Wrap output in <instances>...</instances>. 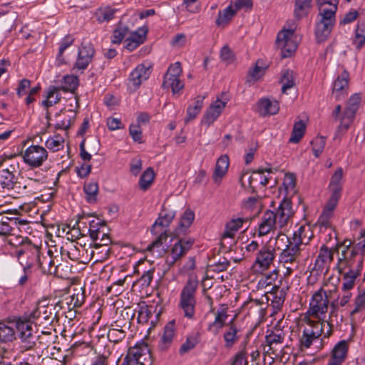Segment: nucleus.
Returning <instances> with one entry per match:
<instances>
[{"mask_svg":"<svg viewBox=\"0 0 365 365\" xmlns=\"http://www.w3.org/2000/svg\"><path fill=\"white\" fill-rule=\"evenodd\" d=\"M294 212L292 210V202L289 199L284 198L279 204L277 212L267 210L263 216L262 222L259 225V236L267 235L278 222L280 227H282L288 222Z\"/></svg>","mask_w":365,"mask_h":365,"instance_id":"obj_1","label":"nucleus"},{"mask_svg":"<svg viewBox=\"0 0 365 365\" xmlns=\"http://www.w3.org/2000/svg\"><path fill=\"white\" fill-rule=\"evenodd\" d=\"M175 214V211L173 210L163 208L150 229L151 233L157 237L147 247L148 251L152 252L155 248L160 247L166 242L169 236L168 228Z\"/></svg>","mask_w":365,"mask_h":365,"instance_id":"obj_2","label":"nucleus"},{"mask_svg":"<svg viewBox=\"0 0 365 365\" xmlns=\"http://www.w3.org/2000/svg\"><path fill=\"white\" fill-rule=\"evenodd\" d=\"M16 172V167L14 165H10L9 167L4 165V161H0V185L3 189L11 190L19 189L18 191L19 194L29 195L34 193V185L38 183L36 180L29 179L28 182L22 187L20 182L16 181L14 175Z\"/></svg>","mask_w":365,"mask_h":365,"instance_id":"obj_3","label":"nucleus"},{"mask_svg":"<svg viewBox=\"0 0 365 365\" xmlns=\"http://www.w3.org/2000/svg\"><path fill=\"white\" fill-rule=\"evenodd\" d=\"M338 3L339 0H336L335 4L330 9L319 7V20L316 23L314 29L316 41L319 43L325 41L330 36L336 22Z\"/></svg>","mask_w":365,"mask_h":365,"instance_id":"obj_4","label":"nucleus"},{"mask_svg":"<svg viewBox=\"0 0 365 365\" xmlns=\"http://www.w3.org/2000/svg\"><path fill=\"white\" fill-rule=\"evenodd\" d=\"M61 302L55 304H46V300H43L37 304L36 307L29 314L32 322L36 321L40 324H43L45 327L51 325L55 319L58 321V310L57 307L60 308L63 307Z\"/></svg>","mask_w":365,"mask_h":365,"instance_id":"obj_5","label":"nucleus"},{"mask_svg":"<svg viewBox=\"0 0 365 365\" xmlns=\"http://www.w3.org/2000/svg\"><path fill=\"white\" fill-rule=\"evenodd\" d=\"M197 288V281L188 279L180 293V306L184 312V316L189 319H192L195 315Z\"/></svg>","mask_w":365,"mask_h":365,"instance_id":"obj_6","label":"nucleus"},{"mask_svg":"<svg viewBox=\"0 0 365 365\" xmlns=\"http://www.w3.org/2000/svg\"><path fill=\"white\" fill-rule=\"evenodd\" d=\"M304 322L306 326L304 327L302 334L299 340L301 350L309 348L313 341L319 339L323 332V325L320 324L319 321L312 320L309 317H306Z\"/></svg>","mask_w":365,"mask_h":365,"instance_id":"obj_7","label":"nucleus"},{"mask_svg":"<svg viewBox=\"0 0 365 365\" xmlns=\"http://www.w3.org/2000/svg\"><path fill=\"white\" fill-rule=\"evenodd\" d=\"M32 319L22 316L16 320V328L19 332V338L25 344L27 349L33 348L36 344V336L33 334Z\"/></svg>","mask_w":365,"mask_h":365,"instance_id":"obj_8","label":"nucleus"},{"mask_svg":"<svg viewBox=\"0 0 365 365\" xmlns=\"http://www.w3.org/2000/svg\"><path fill=\"white\" fill-rule=\"evenodd\" d=\"M329 303L327 292L321 288L312 295L307 314L315 317L317 319V321L320 322V315L327 313Z\"/></svg>","mask_w":365,"mask_h":365,"instance_id":"obj_9","label":"nucleus"},{"mask_svg":"<svg viewBox=\"0 0 365 365\" xmlns=\"http://www.w3.org/2000/svg\"><path fill=\"white\" fill-rule=\"evenodd\" d=\"M194 244V240L191 237L179 239L171 247L170 253L165 258V263L169 267L173 266L181 259Z\"/></svg>","mask_w":365,"mask_h":365,"instance_id":"obj_10","label":"nucleus"},{"mask_svg":"<svg viewBox=\"0 0 365 365\" xmlns=\"http://www.w3.org/2000/svg\"><path fill=\"white\" fill-rule=\"evenodd\" d=\"M294 29H284L277 36L276 43L281 48L282 58L290 57L297 50V44L292 38L294 35Z\"/></svg>","mask_w":365,"mask_h":365,"instance_id":"obj_11","label":"nucleus"},{"mask_svg":"<svg viewBox=\"0 0 365 365\" xmlns=\"http://www.w3.org/2000/svg\"><path fill=\"white\" fill-rule=\"evenodd\" d=\"M46 150L40 145H31L24 152L23 155L25 163L33 168L40 167L47 159Z\"/></svg>","mask_w":365,"mask_h":365,"instance_id":"obj_12","label":"nucleus"},{"mask_svg":"<svg viewBox=\"0 0 365 365\" xmlns=\"http://www.w3.org/2000/svg\"><path fill=\"white\" fill-rule=\"evenodd\" d=\"M349 73L344 70L333 83L332 94L336 101L344 99L348 95Z\"/></svg>","mask_w":365,"mask_h":365,"instance_id":"obj_13","label":"nucleus"},{"mask_svg":"<svg viewBox=\"0 0 365 365\" xmlns=\"http://www.w3.org/2000/svg\"><path fill=\"white\" fill-rule=\"evenodd\" d=\"M348 349L349 345L345 340L339 341L331 351L327 365H341L346 358Z\"/></svg>","mask_w":365,"mask_h":365,"instance_id":"obj_14","label":"nucleus"},{"mask_svg":"<svg viewBox=\"0 0 365 365\" xmlns=\"http://www.w3.org/2000/svg\"><path fill=\"white\" fill-rule=\"evenodd\" d=\"M225 106L226 103L220 101V99H217L212 103L205 111L202 118V123L210 126L217 119L220 113L224 110Z\"/></svg>","mask_w":365,"mask_h":365,"instance_id":"obj_15","label":"nucleus"},{"mask_svg":"<svg viewBox=\"0 0 365 365\" xmlns=\"http://www.w3.org/2000/svg\"><path fill=\"white\" fill-rule=\"evenodd\" d=\"M239 332L240 329L234 322V319L227 323V328L223 334L226 349L232 348L239 341L240 339V335L238 334Z\"/></svg>","mask_w":365,"mask_h":365,"instance_id":"obj_16","label":"nucleus"},{"mask_svg":"<svg viewBox=\"0 0 365 365\" xmlns=\"http://www.w3.org/2000/svg\"><path fill=\"white\" fill-rule=\"evenodd\" d=\"M301 245H297V242L292 243L289 242L286 248L280 254V262L284 263L297 262V258L301 254Z\"/></svg>","mask_w":365,"mask_h":365,"instance_id":"obj_17","label":"nucleus"},{"mask_svg":"<svg viewBox=\"0 0 365 365\" xmlns=\"http://www.w3.org/2000/svg\"><path fill=\"white\" fill-rule=\"evenodd\" d=\"M150 74V71L148 67H145L143 64H139L130 73L129 81L135 88H137L141 85L143 81L149 78Z\"/></svg>","mask_w":365,"mask_h":365,"instance_id":"obj_18","label":"nucleus"},{"mask_svg":"<svg viewBox=\"0 0 365 365\" xmlns=\"http://www.w3.org/2000/svg\"><path fill=\"white\" fill-rule=\"evenodd\" d=\"M343 176V170L341 168H339L336 170L334 173L332 175L329 187L331 190V195L329 200H332L338 202L342 190V187L340 182Z\"/></svg>","mask_w":365,"mask_h":365,"instance_id":"obj_19","label":"nucleus"},{"mask_svg":"<svg viewBox=\"0 0 365 365\" xmlns=\"http://www.w3.org/2000/svg\"><path fill=\"white\" fill-rule=\"evenodd\" d=\"M175 320H172L165 326L158 344L161 351H165L170 346L175 335Z\"/></svg>","mask_w":365,"mask_h":365,"instance_id":"obj_20","label":"nucleus"},{"mask_svg":"<svg viewBox=\"0 0 365 365\" xmlns=\"http://www.w3.org/2000/svg\"><path fill=\"white\" fill-rule=\"evenodd\" d=\"M334 259L333 251L329 249L325 245H323L319 250V253L315 260L313 269L322 272L324 264L330 263Z\"/></svg>","mask_w":365,"mask_h":365,"instance_id":"obj_21","label":"nucleus"},{"mask_svg":"<svg viewBox=\"0 0 365 365\" xmlns=\"http://www.w3.org/2000/svg\"><path fill=\"white\" fill-rule=\"evenodd\" d=\"M279 110V103L269 98H262L258 103V112L261 116L275 115Z\"/></svg>","mask_w":365,"mask_h":365,"instance_id":"obj_22","label":"nucleus"},{"mask_svg":"<svg viewBox=\"0 0 365 365\" xmlns=\"http://www.w3.org/2000/svg\"><path fill=\"white\" fill-rule=\"evenodd\" d=\"M337 203L338 202L329 199L317 221V223L321 227H324L327 228L331 226L329 220L333 215V211L336 208Z\"/></svg>","mask_w":365,"mask_h":365,"instance_id":"obj_23","label":"nucleus"},{"mask_svg":"<svg viewBox=\"0 0 365 365\" xmlns=\"http://www.w3.org/2000/svg\"><path fill=\"white\" fill-rule=\"evenodd\" d=\"M274 249L263 246L259 250L255 262L262 269H267L274 258Z\"/></svg>","mask_w":365,"mask_h":365,"instance_id":"obj_24","label":"nucleus"},{"mask_svg":"<svg viewBox=\"0 0 365 365\" xmlns=\"http://www.w3.org/2000/svg\"><path fill=\"white\" fill-rule=\"evenodd\" d=\"M195 220V213L187 208L181 216L178 227L175 230V235H183L187 229L190 227Z\"/></svg>","mask_w":365,"mask_h":365,"instance_id":"obj_25","label":"nucleus"},{"mask_svg":"<svg viewBox=\"0 0 365 365\" xmlns=\"http://www.w3.org/2000/svg\"><path fill=\"white\" fill-rule=\"evenodd\" d=\"M227 317L226 309L218 310L215 314L214 322L209 324L208 330L212 331L215 335L218 334L220 329L224 327H227L226 319Z\"/></svg>","mask_w":365,"mask_h":365,"instance_id":"obj_26","label":"nucleus"},{"mask_svg":"<svg viewBox=\"0 0 365 365\" xmlns=\"http://www.w3.org/2000/svg\"><path fill=\"white\" fill-rule=\"evenodd\" d=\"M247 221V219L238 217L227 222L225 225V231L222 235V238H233L235 233L242 227L244 222Z\"/></svg>","mask_w":365,"mask_h":365,"instance_id":"obj_27","label":"nucleus"},{"mask_svg":"<svg viewBox=\"0 0 365 365\" xmlns=\"http://www.w3.org/2000/svg\"><path fill=\"white\" fill-rule=\"evenodd\" d=\"M205 97L197 96L194 100V103L190 105L187 108V116L185 118V123H188L190 120L195 119L200 113L202 106Z\"/></svg>","mask_w":365,"mask_h":365,"instance_id":"obj_28","label":"nucleus"},{"mask_svg":"<svg viewBox=\"0 0 365 365\" xmlns=\"http://www.w3.org/2000/svg\"><path fill=\"white\" fill-rule=\"evenodd\" d=\"M236 10L232 8L230 4L223 11H220L215 21V24L217 26H225L227 25L232 19L236 14Z\"/></svg>","mask_w":365,"mask_h":365,"instance_id":"obj_29","label":"nucleus"},{"mask_svg":"<svg viewBox=\"0 0 365 365\" xmlns=\"http://www.w3.org/2000/svg\"><path fill=\"white\" fill-rule=\"evenodd\" d=\"M16 338L15 329L4 322L0 321V344L11 342Z\"/></svg>","mask_w":365,"mask_h":365,"instance_id":"obj_30","label":"nucleus"},{"mask_svg":"<svg viewBox=\"0 0 365 365\" xmlns=\"http://www.w3.org/2000/svg\"><path fill=\"white\" fill-rule=\"evenodd\" d=\"M229 166V158L227 155H221L217 160L213 178L215 181L221 179L227 173Z\"/></svg>","mask_w":365,"mask_h":365,"instance_id":"obj_31","label":"nucleus"},{"mask_svg":"<svg viewBox=\"0 0 365 365\" xmlns=\"http://www.w3.org/2000/svg\"><path fill=\"white\" fill-rule=\"evenodd\" d=\"M280 83H282L281 90L283 93H286L288 89L293 88L295 86L293 71L288 68L282 70Z\"/></svg>","mask_w":365,"mask_h":365,"instance_id":"obj_32","label":"nucleus"},{"mask_svg":"<svg viewBox=\"0 0 365 365\" xmlns=\"http://www.w3.org/2000/svg\"><path fill=\"white\" fill-rule=\"evenodd\" d=\"M285 338L284 331L279 328L274 327L265 336V341L271 346L272 344H282Z\"/></svg>","mask_w":365,"mask_h":365,"instance_id":"obj_33","label":"nucleus"},{"mask_svg":"<svg viewBox=\"0 0 365 365\" xmlns=\"http://www.w3.org/2000/svg\"><path fill=\"white\" fill-rule=\"evenodd\" d=\"M83 191L86 195V199L88 203L96 202L98 193V185L96 182H86L83 186Z\"/></svg>","mask_w":365,"mask_h":365,"instance_id":"obj_34","label":"nucleus"},{"mask_svg":"<svg viewBox=\"0 0 365 365\" xmlns=\"http://www.w3.org/2000/svg\"><path fill=\"white\" fill-rule=\"evenodd\" d=\"M312 0H295L294 15L298 19L307 15L309 9L312 7Z\"/></svg>","mask_w":365,"mask_h":365,"instance_id":"obj_35","label":"nucleus"},{"mask_svg":"<svg viewBox=\"0 0 365 365\" xmlns=\"http://www.w3.org/2000/svg\"><path fill=\"white\" fill-rule=\"evenodd\" d=\"M353 43L359 50L361 49L365 43V20L358 22L355 30V36L353 40Z\"/></svg>","mask_w":365,"mask_h":365,"instance_id":"obj_36","label":"nucleus"},{"mask_svg":"<svg viewBox=\"0 0 365 365\" xmlns=\"http://www.w3.org/2000/svg\"><path fill=\"white\" fill-rule=\"evenodd\" d=\"M306 130V124L303 120H299L294 124L291 137L289 142L297 143L304 136Z\"/></svg>","mask_w":365,"mask_h":365,"instance_id":"obj_37","label":"nucleus"},{"mask_svg":"<svg viewBox=\"0 0 365 365\" xmlns=\"http://www.w3.org/2000/svg\"><path fill=\"white\" fill-rule=\"evenodd\" d=\"M155 178L153 169L150 167L148 168L141 175L139 179L140 188L146 191L150 187Z\"/></svg>","mask_w":365,"mask_h":365,"instance_id":"obj_38","label":"nucleus"},{"mask_svg":"<svg viewBox=\"0 0 365 365\" xmlns=\"http://www.w3.org/2000/svg\"><path fill=\"white\" fill-rule=\"evenodd\" d=\"M64 85L59 86L60 89L63 92H70L73 93L77 89L79 81L77 76H65L63 78Z\"/></svg>","mask_w":365,"mask_h":365,"instance_id":"obj_39","label":"nucleus"},{"mask_svg":"<svg viewBox=\"0 0 365 365\" xmlns=\"http://www.w3.org/2000/svg\"><path fill=\"white\" fill-rule=\"evenodd\" d=\"M354 308L350 312V316L362 312L365 310V289L359 291L354 300Z\"/></svg>","mask_w":365,"mask_h":365,"instance_id":"obj_40","label":"nucleus"},{"mask_svg":"<svg viewBox=\"0 0 365 365\" xmlns=\"http://www.w3.org/2000/svg\"><path fill=\"white\" fill-rule=\"evenodd\" d=\"M128 354H130L133 358L140 362V359L146 354L150 356V349L146 343L142 342L139 344H136L134 347L130 348L128 351Z\"/></svg>","mask_w":365,"mask_h":365,"instance_id":"obj_41","label":"nucleus"},{"mask_svg":"<svg viewBox=\"0 0 365 365\" xmlns=\"http://www.w3.org/2000/svg\"><path fill=\"white\" fill-rule=\"evenodd\" d=\"M35 258L36 260L38 262V267L43 270H45V266L44 264H47L48 267L47 269V272L48 274H56L57 272V266L54 264V260L48 259V257H43V260H41L40 256H39V251L37 249H35Z\"/></svg>","mask_w":365,"mask_h":365,"instance_id":"obj_42","label":"nucleus"},{"mask_svg":"<svg viewBox=\"0 0 365 365\" xmlns=\"http://www.w3.org/2000/svg\"><path fill=\"white\" fill-rule=\"evenodd\" d=\"M162 86L164 89L171 88L173 93H176L183 88L184 84L179 78H170L169 80L164 78Z\"/></svg>","mask_w":365,"mask_h":365,"instance_id":"obj_43","label":"nucleus"},{"mask_svg":"<svg viewBox=\"0 0 365 365\" xmlns=\"http://www.w3.org/2000/svg\"><path fill=\"white\" fill-rule=\"evenodd\" d=\"M128 33L129 29L127 26L119 25L113 32L111 42L114 44H120Z\"/></svg>","mask_w":365,"mask_h":365,"instance_id":"obj_44","label":"nucleus"},{"mask_svg":"<svg viewBox=\"0 0 365 365\" xmlns=\"http://www.w3.org/2000/svg\"><path fill=\"white\" fill-rule=\"evenodd\" d=\"M64 140L59 135L49 138L46 142V146L51 151L56 152L63 148Z\"/></svg>","mask_w":365,"mask_h":365,"instance_id":"obj_45","label":"nucleus"},{"mask_svg":"<svg viewBox=\"0 0 365 365\" xmlns=\"http://www.w3.org/2000/svg\"><path fill=\"white\" fill-rule=\"evenodd\" d=\"M311 144L312 145V152L316 158H318L324 150L326 144V138L323 136H317L311 142Z\"/></svg>","mask_w":365,"mask_h":365,"instance_id":"obj_46","label":"nucleus"},{"mask_svg":"<svg viewBox=\"0 0 365 365\" xmlns=\"http://www.w3.org/2000/svg\"><path fill=\"white\" fill-rule=\"evenodd\" d=\"M104 222H97L94 220L89 222V236L93 241H98L99 239L100 227L104 225Z\"/></svg>","mask_w":365,"mask_h":365,"instance_id":"obj_47","label":"nucleus"},{"mask_svg":"<svg viewBox=\"0 0 365 365\" xmlns=\"http://www.w3.org/2000/svg\"><path fill=\"white\" fill-rule=\"evenodd\" d=\"M199 340L197 336H190L187 337L186 341L181 345L179 352L181 355L188 352L195 347Z\"/></svg>","mask_w":365,"mask_h":365,"instance_id":"obj_48","label":"nucleus"},{"mask_svg":"<svg viewBox=\"0 0 365 365\" xmlns=\"http://www.w3.org/2000/svg\"><path fill=\"white\" fill-rule=\"evenodd\" d=\"M95 54V49L91 43H82L78 48V56H83L88 60L93 61Z\"/></svg>","mask_w":365,"mask_h":365,"instance_id":"obj_49","label":"nucleus"},{"mask_svg":"<svg viewBox=\"0 0 365 365\" xmlns=\"http://www.w3.org/2000/svg\"><path fill=\"white\" fill-rule=\"evenodd\" d=\"M125 336V332L121 329L111 328L108 330L107 337L108 340L113 343L121 341Z\"/></svg>","mask_w":365,"mask_h":365,"instance_id":"obj_50","label":"nucleus"},{"mask_svg":"<svg viewBox=\"0 0 365 365\" xmlns=\"http://www.w3.org/2000/svg\"><path fill=\"white\" fill-rule=\"evenodd\" d=\"M153 306L140 307L138 311V321L142 323H146L153 315Z\"/></svg>","mask_w":365,"mask_h":365,"instance_id":"obj_51","label":"nucleus"},{"mask_svg":"<svg viewBox=\"0 0 365 365\" xmlns=\"http://www.w3.org/2000/svg\"><path fill=\"white\" fill-rule=\"evenodd\" d=\"M84 292L83 289H74L71 295V301H73V307H80L84 302Z\"/></svg>","mask_w":365,"mask_h":365,"instance_id":"obj_52","label":"nucleus"},{"mask_svg":"<svg viewBox=\"0 0 365 365\" xmlns=\"http://www.w3.org/2000/svg\"><path fill=\"white\" fill-rule=\"evenodd\" d=\"M182 73V68L180 62H176L174 64L171 65L166 73L165 74V78H168V80L170 78H180Z\"/></svg>","mask_w":365,"mask_h":365,"instance_id":"obj_53","label":"nucleus"},{"mask_svg":"<svg viewBox=\"0 0 365 365\" xmlns=\"http://www.w3.org/2000/svg\"><path fill=\"white\" fill-rule=\"evenodd\" d=\"M148 31V29L146 26H142L138 28L135 31L131 33L129 38L134 39L139 41V43L142 44L146 39V35Z\"/></svg>","mask_w":365,"mask_h":365,"instance_id":"obj_54","label":"nucleus"},{"mask_svg":"<svg viewBox=\"0 0 365 365\" xmlns=\"http://www.w3.org/2000/svg\"><path fill=\"white\" fill-rule=\"evenodd\" d=\"M115 11L111 9H106L104 10H100L96 14L97 20L102 23L104 21H108L111 20L114 16Z\"/></svg>","mask_w":365,"mask_h":365,"instance_id":"obj_55","label":"nucleus"},{"mask_svg":"<svg viewBox=\"0 0 365 365\" xmlns=\"http://www.w3.org/2000/svg\"><path fill=\"white\" fill-rule=\"evenodd\" d=\"M153 269L145 271L142 276L139 278L138 282L140 283V285L143 288L150 286L153 278Z\"/></svg>","mask_w":365,"mask_h":365,"instance_id":"obj_56","label":"nucleus"},{"mask_svg":"<svg viewBox=\"0 0 365 365\" xmlns=\"http://www.w3.org/2000/svg\"><path fill=\"white\" fill-rule=\"evenodd\" d=\"M283 185L288 192L292 190L296 186V176L294 173H286L284 178Z\"/></svg>","mask_w":365,"mask_h":365,"instance_id":"obj_57","label":"nucleus"},{"mask_svg":"<svg viewBox=\"0 0 365 365\" xmlns=\"http://www.w3.org/2000/svg\"><path fill=\"white\" fill-rule=\"evenodd\" d=\"M129 133L135 142H138L139 143H142V130L138 124L130 125L129 127Z\"/></svg>","mask_w":365,"mask_h":365,"instance_id":"obj_58","label":"nucleus"},{"mask_svg":"<svg viewBox=\"0 0 365 365\" xmlns=\"http://www.w3.org/2000/svg\"><path fill=\"white\" fill-rule=\"evenodd\" d=\"M220 58L227 63H232L234 61V53L228 46H224L221 48Z\"/></svg>","mask_w":365,"mask_h":365,"instance_id":"obj_59","label":"nucleus"},{"mask_svg":"<svg viewBox=\"0 0 365 365\" xmlns=\"http://www.w3.org/2000/svg\"><path fill=\"white\" fill-rule=\"evenodd\" d=\"M304 227L300 226L297 230L293 232L292 237H287L288 242H290L292 243L297 242V245H302L304 244L303 240L302 237V235L304 231Z\"/></svg>","mask_w":365,"mask_h":365,"instance_id":"obj_60","label":"nucleus"},{"mask_svg":"<svg viewBox=\"0 0 365 365\" xmlns=\"http://www.w3.org/2000/svg\"><path fill=\"white\" fill-rule=\"evenodd\" d=\"M320 324L323 325V338H329L333 334V324L331 320L322 319L320 320Z\"/></svg>","mask_w":365,"mask_h":365,"instance_id":"obj_61","label":"nucleus"},{"mask_svg":"<svg viewBox=\"0 0 365 365\" xmlns=\"http://www.w3.org/2000/svg\"><path fill=\"white\" fill-rule=\"evenodd\" d=\"M74 41V38L71 36H66L63 38L61 42V45L59 47L58 54L57 56L58 59H60V57L63 55L65 50L68 48Z\"/></svg>","mask_w":365,"mask_h":365,"instance_id":"obj_62","label":"nucleus"},{"mask_svg":"<svg viewBox=\"0 0 365 365\" xmlns=\"http://www.w3.org/2000/svg\"><path fill=\"white\" fill-rule=\"evenodd\" d=\"M246 355L247 353L245 350H241L235 354L231 365H247V359Z\"/></svg>","mask_w":365,"mask_h":365,"instance_id":"obj_63","label":"nucleus"},{"mask_svg":"<svg viewBox=\"0 0 365 365\" xmlns=\"http://www.w3.org/2000/svg\"><path fill=\"white\" fill-rule=\"evenodd\" d=\"M31 86V81L26 78L20 81L18 88H16V93L19 97L27 93V89Z\"/></svg>","mask_w":365,"mask_h":365,"instance_id":"obj_64","label":"nucleus"}]
</instances>
